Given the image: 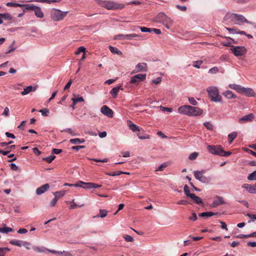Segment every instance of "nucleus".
<instances>
[{"label":"nucleus","mask_w":256,"mask_h":256,"mask_svg":"<svg viewBox=\"0 0 256 256\" xmlns=\"http://www.w3.org/2000/svg\"><path fill=\"white\" fill-rule=\"evenodd\" d=\"M178 112L190 116H196L202 114L203 110L198 107L184 105L178 108Z\"/></svg>","instance_id":"1"},{"label":"nucleus","mask_w":256,"mask_h":256,"mask_svg":"<svg viewBox=\"0 0 256 256\" xmlns=\"http://www.w3.org/2000/svg\"><path fill=\"white\" fill-rule=\"evenodd\" d=\"M153 21L162 24L167 29H170V26L174 23L173 20L163 12H159Z\"/></svg>","instance_id":"2"},{"label":"nucleus","mask_w":256,"mask_h":256,"mask_svg":"<svg viewBox=\"0 0 256 256\" xmlns=\"http://www.w3.org/2000/svg\"><path fill=\"white\" fill-rule=\"evenodd\" d=\"M225 20H230L238 25L243 24L244 23L250 24L244 16L234 13L227 14L225 16Z\"/></svg>","instance_id":"3"},{"label":"nucleus","mask_w":256,"mask_h":256,"mask_svg":"<svg viewBox=\"0 0 256 256\" xmlns=\"http://www.w3.org/2000/svg\"><path fill=\"white\" fill-rule=\"evenodd\" d=\"M68 11H62L58 9L52 8L50 11V17L55 22L62 20L66 16Z\"/></svg>","instance_id":"4"},{"label":"nucleus","mask_w":256,"mask_h":256,"mask_svg":"<svg viewBox=\"0 0 256 256\" xmlns=\"http://www.w3.org/2000/svg\"><path fill=\"white\" fill-rule=\"evenodd\" d=\"M98 4L102 6L108 10H114L116 9H122L124 8V4H118L112 1L98 0Z\"/></svg>","instance_id":"5"},{"label":"nucleus","mask_w":256,"mask_h":256,"mask_svg":"<svg viewBox=\"0 0 256 256\" xmlns=\"http://www.w3.org/2000/svg\"><path fill=\"white\" fill-rule=\"evenodd\" d=\"M211 100L214 102H220L222 98L220 94L219 90L216 86H209L206 88Z\"/></svg>","instance_id":"6"},{"label":"nucleus","mask_w":256,"mask_h":256,"mask_svg":"<svg viewBox=\"0 0 256 256\" xmlns=\"http://www.w3.org/2000/svg\"><path fill=\"white\" fill-rule=\"evenodd\" d=\"M230 50L236 57L243 56L247 52V49L244 46H232Z\"/></svg>","instance_id":"7"},{"label":"nucleus","mask_w":256,"mask_h":256,"mask_svg":"<svg viewBox=\"0 0 256 256\" xmlns=\"http://www.w3.org/2000/svg\"><path fill=\"white\" fill-rule=\"evenodd\" d=\"M204 170H196L194 172L195 178L202 183H208L211 180L210 176L204 175Z\"/></svg>","instance_id":"8"},{"label":"nucleus","mask_w":256,"mask_h":256,"mask_svg":"<svg viewBox=\"0 0 256 256\" xmlns=\"http://www.w3.org/2000/svg\"><path fill=\"white\" fill-rule=\"evenodd\" d=\"M208 152L212 154H217L220 156V154L222 152V148L220 145L216 146H208Z\"/></svg>","instance_id":"9"},{"label":"nucleus","mask_w":256,"mask_h":256,"mask_svg":"<svg viewBox=\"0 0 256 256\" xmlns=\"http://www.w3.org/2000/svg\"><path fill=\"white\" fill-rule=\"evenodd\" d=\"M146 78V74H138L132 76L130 82V84H138L140 82L144 80Z\"/></svg>","instance_id":"10"},{"label":"nucleus","mask_w":256,"mask_h":256,"mask_svg":"<svg viewBox=\"0 0 256 256\" xmlns=\"http://www.w3.org/2000/svg\"><path fill=\"white\" fill-rule=\"evenodd\" d=\"M32 248L34 251L40 253H45L46 251L56 254H62V252L56 251L55 250H50L44 247L41 248L38 246H33Z\"/></svg>","instance_id":"11"},{"label":"nucleus","mask_w":256,"mask_h":256,"mask_svg":"<svg viewBox=\"0 0 256 256\" xmlns=\"http://www.w3.org/2000/svg\"><path fill=\"white\" fill-rule=\"evenodd\" d=\"M139 36L136 34H118L114 36L116 40H131L134 38Z\"/></svg>","instance_id":"12"},{"label":"nucleus","mask_w":256,"mask_h":256,"mask_svg":"<svg viewBox=\"0 0 256 256\" xmlns=\"http://www.w3.org/2000/svg\"><path fill=\"white\" fill-rule=\"evenodd\" d=\"M240 93L251 97L254 96L256 95V93L252 88H246L243 86H242Z\"/></svg>","instance_id":"13"},{"label":"nucleus","mask_w":256,"mask_h":256,"mask_svg":"<svg viewBox=\"0 0 256 256\" xmlns=\"http://www.w3.org/2000/svg\"><path fill=\"white\" fill-rule=\"evenodd\" d=\"M242 187L250 194H256V182L254 184H244Z\"/></svg>","instance_id":"14"},{"label":"nucleus","mask_w":256,"mask_h":256,"mask_svg":"<svg viewBox=\"0 0 256 256\" xmlns=\"http://www.w3.org/2000/svg\"><path fill=\"white\" fill-rule=\"evenodd\" d=\"M254 117L255 116L254 114H250L240 118L238 122L240 124H244L248 122H250L254 120Z\"/></svg>","instance_id":"15"},{"label":"nucleus","mask_w":256,"mask_h":256,"mask_svg":"<svg viewBox=\"0 0 256 256\" xmlns=\"http://www.w3.org/2000/svg\"><path fill=\"white\" fill-rule=\"evenodd\" d=\"M100 112L102 114L108 118H112L113 116L112 110L106 105L103 106L101 108Z\"/></svg>","instance_id":"16"},{"label":"nucleus","mask_w":256,"mask_h":256,"mask_svg":"<svg viewBox=\"0 0 256 256\" xmlns=\"http://www.w3.org/2000/svg\"><path fill=\"white\" fill-rule=\"evenodd\" d=\"M148 70L147 64L146 63L142 62L139 63L136 66L135 70L132 72V73L138 72H146Z\"/></svg>","instance_id":"17"},{"label":"nucleus","mask_w":256,"mask_h":256,"mask_svg":"<svg viewBox=\"0 0 256 256\" xmlns=\"http://www.w3.org/2000/svg\"><path fill=\"white\" fill-rule=\"evenodd\" d=\"M224 203L222 197L220 196H216L214 198L212 203L211 204V207L216 208L219 205L224 204Z\"/></svg>","instance_id":"18"},{"label":"nucleus","mask_w":256,"mask_h":256,"mask_svg":"<svg viewBox=\"0 0 256 256\" xmlns=\"http://www.w3.org/2000/svg\"><path fill=\"white\" fill-rule=\"evenodd\" d=\"M50 188V185L48 184H44L38 188L36 190V194L40 195L47 191Z\"/></svg>","instance_id":"19"},{"label":"nucleus","mask_w":256,"mask_h":256,"mask_svg":"<svg viewBox=\"0 0 256 256\" xmlns=\"http://www.w3.org/2000/svg\"><path fill=\"white\" fill-rule=\"evenodd\" d=\"M34 10L36 17L40 18H42L44 17V14L40 6H36Z\"/></svg>","instance_id":"20"},{"label":"nucleus","mask_w":256,"mask_h":256,"mask_svg":"<svg viewBox=\"0 0 256 256\" xmlns=\"http://www.w3.org/2000/svg\"><path fill=\"white\" fill-rule=\"evenodd\" d=\"M36 90V88L33 87L32 86H27L24 89V90L21 92L22 96H25L31 92H34Z\"/></svg>","instance_id":"21"},{"label":"nucleus","mask_w":256,"mask_h":256,"mask_svg":"<svg viewBox=\"0 0 256 256\" xmlns=\"http://www.w3.org/2000/svg\"><path fill=\"white\" fill-rule=\"evenodd\" d=\"M128 124L130 129L133 132L137 131L139 132L140 130L139 127L136 124L132 123V121L128 120Z\"/></svg>","instance_id":"22"},{"label":"nucleus","mask_w":256,"mask_h":256,"mask_svg":"<svg viewBox=\"0 0 256 256\" xmlns=\"http://www.w3.org/2000/svg\"><path fill=\"white\" fill-rule=\"evenodd\" d=\"M72 101L73 103L70 106V107L72 108V110H74L75 108V105L76 104H77V102H84V99L82 96L78 97V98H72Z\"/></svg>","instance_id":"23"},{"label":"nucleus","mask_w":256,"mask_h":256,"mask_svg":"<svg viewBox=\"0 0 256 256\" xmlns=\"http://www.w3.org/2000/svg\"><path fill=\"white\" fill-rule=\"evenodd\" d=\"M60 0H30L27 1V2H40L50 4L52 2H58Z\"/></svg>","instance_id":"24"},{"label":"nucleus","mask_w":256,"mask_h":256,"mask_svg":"<svg viewBox=\"0 0 256 256\" xmlns=\"http://www.w3.org/2000/svg\"><path fill=\"white\" fill-rule=\"evenodd\" d=\"M223 95L228 99L235 98L236 96L230 90H226L223 93Z\"/></svg>","instance_id":"25"},{"label":"nucleus","mask_w":256,"mask_h":256,"mask_svg":"<svg viewBox=\"0 0 256 256\" xmlns=\"http://www.w3.org/2000/svg\"><path fill=\"white\" fill-rule=\"evenodd\" d=\"M120 90H122L120 86L114 87L110 93L114 98H116Z\"/></svg>","instance_id":"26"},{"label":"nucleus","mask_w":256,"mask_h":256,"mask_svg":"<svg viewBox=\"0 0 256 256\" xmlns=\"http://www.w3.org/2000/svg\"><path fill=\"white\" fill-rule=\"evenodd\" d=\"M192 200L194 201L195 202L198 204H202V199L198 197V196H196L195 195V194H193L191 196L190 198Z\"/></svg>","instance_id":"27"},{"label":"nucleus","mask_w":256,"mask_h":256,"mask_svg":"<svg viewBox=\"0 0 256 256\" xmlns=\"http://www.w3.org/2000/svg\"><path fill=\"white\" fill-rule=\"evenodd\" d=\"M36 6L33 4H22V8H24L25 10H34Z\"/></svg>","instance_id":"28"},{"label":"nucleus","mask_w":256,"mask_h":256,"mask_svg":"<svg viewBox=\"0 0 256 256\" xmlns=\"http://www.w3.org/2000/svg\"><path fill=\"white\" fill-rule=\"evenodd\" d=\"M70 142L71 144H77L84 143L85 141L84 139H80L78 138H76L74 139H71L70 140Z\"/></svg>","instance_id":"29"},{"label":"nucleus","mask_w":256,"mask_h":256,"mask_svg":"<svg viewBox=\"0 0 256 256\" xmlns=\"http://www.w3.org/2000/svg\"><path fill=\"white\" fill-rule=\"evenodd\" d=\"M109 48L110 51L114 54H116L118 55H122V52L119 50H118L116 48L112 46H110Z\"/></svg>","instance_id":"30"},{"label":"nucleus","mask_w":256,"mask_h":256,"mask_svg":"<svg viewBox=\"0 0 256 256\" xmlns=\"http://www.w3.org/2000/svg\"><path fill=\"white\" fill-rule=\"evenodd\" d=\"M66 193V190H60V191H58L54 192H53L54 195L55 196V198H57L58 199L60 198H61L65 195Z\"/></svg>","instance_id":"31"},{"label":"nucleus","mask_w":256,"mask_h":256,"mask_svg":"<svg viewBox=\"0 0 256 256\" xmlns=\"http://www.w3.org/2000/svg\"><path fill=\"white\" fill-rule=\"evenodd\" d=\"M22 242H23L22 240H12L10 242V243L12 245L20 247L22 246Z\"/></svg>","instance_id":"32"},{"label":"nucleus","mask_w":256,"mask_h":256,"mask_svg":"<svg viewBox=\"0 0 256 256\" xmlns=\"http://www.w3.org/2000/svg\"><path fill=\"white\" fill-rule=\"evenodd\" d=\"M108 212V211L106 210H100L99 211V214L96 217L104 218L107 216Z\"/></svg>","instance_id":"33"},{"label":"nucleus","mask_w":256,"mask_h":256,"mask_svg":"<svg viewBox=\"0 0 256 256\" xmlns=\"http://www.w3.org/2000/svg\"><path fill=\"white\" fill-rule=\"evenodd\" d=\"M229 88L231 89L234 90L240 93L242 88V86L236 84H230Z\"/></svg>","instance_id":"34"},{"label":"nucleus","mask_w":256,"mask_h":256,"mask_svg":"<svg viewBox=\"0 0 256 256\" xmlns=\"http://www.w3.org/2000/svg\"><path fill=\"white\" fill-rule=\"evenodd\" d=\"M215 215V214L212 212H202L200 214V216L202 217H210Z\"/></svg>","instance_id":"35"},{"label":"nucleus","mask_w":256,"mask_h":256,"mask_svg":"<svg viewBox=\"0 0 256 256\" xmlns=\"http://www.w3.org/2000/svg\"><path fill=\"white\" fill-rule=\"evenodd\" d=\"M12 229L9 227H4V228H0V232L1 233H8L10 232H12Z\"/></svg>","instance_id":"36"},{"label":"nucleus","mask_w":256,"mask_h":256,"mask_svg":"<svg viewBox=\"0 0 256 256\" xmlns=\"http://www.w3.org/2000/svg\"><path fill=\"white\" fill-rule=\"evenodd\" d=\"M237 136V132H234L228 135V139L230 141V143H232V140L236 138Z\"/></svg>","instance_id":"37"},{"label":"nucleus","mask_w":256,"mask_h":256,"mask_svg":"<svg viewBox=\"0 0 256 256\" xmlns=\"http://www.w3.org/2000/svg\"><path fill=\"white\" fill-rule=\"evenodd\" d=\"M9 48H10V50L6 52V54H8L11 52H12L16 50V47L15 46V41L14 40L12 42V44L9 46Z\"/></svg>","instance_id":"38"},{"label":"nucleus","mask_w":256,"mask_h":256,"mask_svg":"<svg viewBox=\"0 0 256 256\" xmlns=\"http://www.w3.org/2000/svg\"><path fill=\"white\" fill-rule=\"evenodd\" d=\"M10 250V249L8 248H0V256H5L6 254Z\"/></svg>","instance_id":"39"},{"label":"nucleus","mask_w":256,"mask_h":256,"mask_svg":"<svg viewBox=\"0 0 256 256\" xmlns=\"http://www.w3.org/2000/svg\"><path fill=\"white\" fill-rule=\"evenodd\" d=\"M248 179L250 180H256V170L249 174L248 176Z\"/></svg>","instance_id":"40"},{"label":"nucleus","mask_w":256,"mask_h":256,"mask_svg":"<svg viewBox=\"0 0 256 256\" xmlns=\"http://www.w3.org/2000/svg\"><path fill=\"white\" fill-rule=\"evenodd\" d=\"M2 19L10 20L12 18L11 15L8 13L0 14Z\"/></svg>","instance_id":"41"},{"label":"nucleus","mask_w":256,"mask_h":256,"mask_svg":"<svg viewBox=\"0 0 256 256\" xmlns=\"http://www.w3.org/2000/svg\"><path fill=\"white\" fill-rule=\"evenodd\" d=\"M168 166V162H164L160 166L156 171H163L164 168Z\"/></svg>","instance_id":"42"},{"label":"nucleus","mask_w":256,"mask_h":256,"mask_svg":"<svg viewBox=\"0 0 256 256\" xmlns=\"http://www.w3.org/2000/svg\"><path fill=\"white\" fill-rule=\"evenodd\" d=\"M6 5L8 6H12V7H20L22 8V4H18L16 2H8L6 4Z\"/></svg>","instance_id":"43"},{"label":"nucleus","mask_w":256,"mask_h":256,"mask_svg":"<svg viewBox=\"0 0 256 256\" xmlns=\"http://www.w3.org/2000/svg\"><path fill=\"white\" fill-rule=\"evenodd\" d=\"M184 191L185 194H186V196L190 198L191 196L193 194H190V192L189 188L187 185H185L184 186Z\"/></svg>","instance_id":"44"},{"label":"nucleus","mask_w":256,"mask_h":256,"mask_svg":"<svg viewBox=\"0 0 256 256\" xmlns=\"http://www.w3.org/2000/svg\"><path fill=\"white\" fill-rule=\"evenodd\" d=\"M80 184H84L83 188L86 189L92 188V182H84L82 181H80Z\"/></svg>","instance_id":"45"},{"label":"nucleus","mask_w":256,"mask_h":256,"mask_svg":"<svg viewBox=\"0 0 256 256\" xmlns=\"http://www.w3.org/2000/svg\"><path fill=\"white\" fill-rule=\"evenodd\" d=\"M55 158V156L50 155L49 156L44 158L43 160L47 162L48 163H50Z\"/></svg>","instance_id":"46"},{"label":"nucleus","mask_w":256,"mask_h":256,"mask_svg":"<svg viewBox=\"0 0 256 256\" xmlns=\"http://www.w3.org/2000/svg\"><path fill=\"white\" fill-rule=\"evenodd\" d=\"M43 116H48L50 111L48 108H44L39 110Z\"/></svg>","instance_id":"47"},{"label":"nucleus","mask_w":256,"mask_h":256,"mask_svg":"<svg viewBox=\"0 0 256 256\" xmlns=\"http://www.w3.org/2000/svg\"><path fill=\"white\" fill-rule=\"evenodd\" d=\"M123 238L126 242H132L134 241V238L130 235L125 234L123 236Z\"/></svg>","instance_id":"48"},{"label":"nucleus","mask_w":256,"mask_h":256,"mask_svg":"<svg viewBox=\"0 0 256 256\" xmlns=\"http://www.w3.org/2000/svg\"><path fill=\"white\" fill-rule=\"evenodd\" d=\"M198 155V154L197 152H194L189 156L188 158L190 160H194L197 158Z\"/></svg>","instance_id":"49"},{"label":"nucleus","mask_w":256,"mask_h":256,"mask_svg":"<svg viewBox=\"0 0 256 256\" xmlns=\"http://www.w3.org/2000/svg\"><path fill=\"white\" fill-rule=\"evenodd\" d=\"M86 50V48L84 46H80L78 48V50L76 52V54H79L80 52L84 53Z\"/></svg>","instance_id":"50"},{"label":"nucleus","mask_w":256,"mask_h":256,"mask_svg":"<svg viewBox=\"0 0 256 256\" xmlns=\"http://www.w3.org/2000/svg\"><path fill=\"white\" fill-rule=\"evenodd\" d=\"M189 102L192 104V106H196L198 104V102L194 98H188Z\"/></svg>","instance_id":"51"},{"label":"nucleus","mask_w":256,"mask_h":256,"mask_svg":"<svg viewBox=\"0 0 256 256\" xmlns=\"http://www.w3.org/2000/svg\"><path fill=\"white\" fill-rule=\"evenodd\" d=\"M123 173L122 171H118L116 172H114L112 173L107 172L106 174L110 176H119Z\"/></svg>","instance_id":"52"},{"label":"nucleus","mask_w":256,"mask_h":256,"mask_svg":"<svg viewBox=\"0 0 256 256\" xmlns=\"http://www.w3.org/2000/svg\"><path fill=\"white\" fill-rule=\"evenodd\" d=\"M218 67L214 66V67H213V68H211L210 69L208 70V72L214 74L217 73L218 72Z\"/></svg>","instance_id":"53"},{"label":"nucleus","mask_w":256,"mask_h":256,"mask_svg":"<svg viewBox=\"0 0 256 256\" xmlns=\"http://www.w3.org/2000/svg\"><path fill=\"white\" fill-rule=\"evenodd\" d=\"M89 160H94L96 162H106L108 161V158H105L103 160H99V159H96V158H88Z\"/></svg>","instance_id":"54"},{"label":"nucleus","mask_w":256,"mask_h":256,"mask_svg":"<svg viewBox=\"0 0 256 256\" xmlns=\"http://www.w3.org/2000/svg\"><path fill=\"white\" fill-rule=\"evenodd\" d=\"M204 126L209 130H212L213 126L210 122H206L204 123Z\"/></svg>","instance_id":"55"},{"label":"nucleus","mask_w":256,"mask_h":256,"mask_svg":"<svg viewBox=\"0 0 256 256\" xmlns=\"http://www.w3.org/2000/svg\"><path fill=\"white\" fill-rule=\"evenodd\" d=\"M160 108L162 111H166V112H172V108H171L164 107V106H160Z\"/></svg>","instance_id":"56"},{"label":"nucleus","mask_w":256,"mask_h":256,"mask_svg":"<svg viewBox=\"0 0 256 256\" xmlns=\"http://www.w3.org/2000/svg\"><path fill=\"white\" fill-rule=\"evenodd\" d=\"M140 28L141 31L143 32H152V28H147L146 27H140Z\"/></svg>","instance_id":"57"},{"label":"nucleus","mask_w":256,"mask_h":256,"mask_svg":"<svg viewBox=\"0 0 256 256\" xmlns=\"http://www.w3.org/2000/svg\"><path fill=\"white\" fill-rule=\"evenodd\" d=\"M137 136L139 139L140 140H147L150 138V136L149 135H145L144 136H141L139 133L137 134Z\"/></svg>","instance_id":"58"},{"label":"nucleus","mask_w":256,"mask_h":256,"mask_svg":"<svg viewBox=\"0 0 256 256\" xmlns=\"http://www.w3.org/2000/svg\"><path fill=\"white\" fill-rule=\"evenodd\" d=\"M202 64V62L201 60L194 62L193 66L196 68H200Z\"/></svg>","instance_id":"59"},{"label":"nucleus","mask_w":256,"mask_h":256,"mask_svg":"<svg viewBox=\"0 0 256 256\" xmlns=\"http://www.w3.org/2000/svg\"><path fill=\"white\" fill-rule=\"evenodd\" d=\"M162 81V78L160 77L157 78L156 79L153 80L152 81V84H160Z\"/></svg>","instance_id":"60"},{"label":"nucleus","mask_w":256,"mask_h":256,"mask_svg":"<svg viewBox=\"0 0 256 256\" xmlns=\"http://www.w3.org/2000/svg\"><path fill=\"white\" fill-rule=\"evenodd\" d=\"M30 242H28L26 241H23L22 242V246H24L27 250H30Z\"/></svg>","instance_id":"61"},{"label":"nucleus","mask_w":256,"mask_h":256,"mask_svg":"<svg viewBox=\"0 0 256 256\" xmlns=\"http://www.w3.org/2000/svg\"><path fill=\"white\" fill-rule=\"evenodd\" d=\"M58 200V199L57 198L54 197L50 202V206H54L56 204Z\"/></svg>","instance_id":"62"},{"label":"nucleus","mask_w":256,"mask_h":256,"mask_svg":"<svg viewBox=\"0 0 256 256\" xmlns=\"http://www.w3.org/2000/svg\"><path fill=\"white\" fill-rule=\"evenodd\" d=\"M9 112V108L8 107H6L4 109L2 115L4 116H8L10 114Z\"/></svg>","instance_id":"63"},{"label":"nucleus","mask_w":256,"mask_h":256,"mask_svg":"<svg viewBox=\"0 0 256 256\" xmlns=\"http://www.w3.org/2000/svg\"><path fill=\"white\" fill-rule=\"evenodd\" d=\"M11 170L16 171L18 170V166L14 163H12L10 164Z\"/></svg>","instance_id":"64"}]
</instances>
